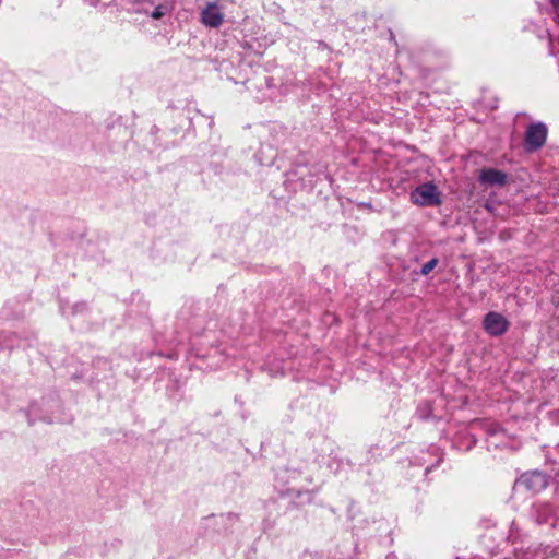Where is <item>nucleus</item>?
I'll return each mask as SVG.
<instances>
[{
  "label": "nucleus",
  "mask_w": 559,
  "mask_h": 559,
  "mask_svg": "<svg viewBox=\"0 0 559 559\" xmlns=\"http://www.w3.org/2000/svg\"><path fill=\"white\" fill-rule=\"evenodd\" d=\"M165 12H166V7L158 5L152 12V17L155 19V20H158V19H160L162 16L165 15Z\"/></svg>",
  "instance_id": "8"
},
{
  "label": "nucleus",
  "mask_w": 559,
  "mask_h": 559,
  "mask_svg": "<svg viewBox=\"0 0 559 559\" xmlns=\"http://www.w3.org/2000/svg\"><path fill=\"white\" fill-rule=\"evenodd\" d=\"M412 202L420 206L440 204L439 191L433 183H424L411 193Z\"/></svg>",
  "instance_id": "1"
},
{
  "label": "nucleus",
  "mask_w": 559,
  "mask_h": 559,
  "mask_svg": "<svg viewBox=\"0 0 559 559\" xmlns=\"http://www.w3.org/2000/svg\"><path fill=\"white\" fill-rule=\"evenodd\" d=\"M547 138V127L542 122L528 126L525 132V147L527 151H536L542 147Z\"/></svg>",
  "instance_id": "2"
},
{
  "label": "nucleus",
  "mask_w": 559,
  "mask_h": 559,
  "mask_svg": "<svg viewBox=\"0 0 559 559\" xmlns=\"http://www.w3.org/2000/svg\"><path fill=\"white\" fill-rule=\"evenodd\" d=\"M479 182L488 186H503L507 182V174L495 168L480 170Z\"/></svg>",
  "instance_id": "6"
},
{
  "label": "nucleus",
  "mask_w": 559,
  "mask_h": 559,
  "mask_svg": "<svg viewBox=\"0 0 559 559\" xmlns=\"http://www.w3.org/2000/svg\"><path fill=\"white\" fill-rule=\"evenodd\" d=\"M438 264V259L437 258H433L431 260H429L428 262H426L423 266H421V275H428Z\"/></svg>",
  "instance_id": "7"
},
{
  "label": "nucleus",
  "mask_w": 559,
  "mask_h": 559,
  "mask_svg": "<svg viewBox=\"0 0 559 559\" xmlns=\"http://www.w3.org/2000/svg\"><path fill=\"white\" fill-rule=\"evenodd\" d=\"M549 2H550V4H551L552 9H554L557 13H559V0H549Z\"/></svg>",
  "instance_id": "9"
},
{
  "label": "nucleus",
  "mask_w": 559,
  "mask_h": 559,
  "mask_svg": "<svg viewBox=\"0 0 559 559\" xmlns=\"http://www.w3.org/2000/svg\"><path fill=\"white\" fill-rule=\"evenodd\" d=\"M547 476L538 471L527 472L515 481V487H523L532 492H538L547 487Z\"/></svg>",
  "instance_id": "4"
},
{
  "label": "nucleus",
  "mask_w": 559,
  "mask_h": 559,
  "mask_svg": "<svg viewBox=\"0 0 559 559\" xmlns=\"http://www.w3.org/2000/svg\"><path fill=\"white\" fill-rule=\"evenodd\" d=\"M509 326V320L499 312H488L483 321V328L490 336H500L504 334Z\"/></svg>",
  "instance_id": "3"
},
{
  "label": "nucleus",
  "mask_w": 559,
  "mask_h": 559,
  "mask_svg": "<svg viewBox=\"0 0 559 559\" xmlns=\"http://www.w3.org/2000/svg\"><path fill=\"white\" fill-rule=\"evenodd\" d=\"M201 22L209 27H219L224 22V13L216 2L209 3L201 12Z\"/></svg>",
  "instance_id": "5"
}]
</instances>
